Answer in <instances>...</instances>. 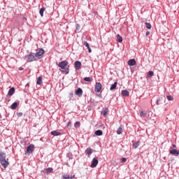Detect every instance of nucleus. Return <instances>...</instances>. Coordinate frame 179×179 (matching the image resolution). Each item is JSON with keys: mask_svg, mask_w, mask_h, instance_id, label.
Listing matches in <instances>:
<instances>
[{"mask_svg": "<svg viewBox=\"0 0 179 179\" xmlns=\"http://www.w3.org/2000/svg\"><path fill=\"white\" fill-rule=\"evenodd\" d=\"M68 64H69L68 61L64 60L59 62L58 64H57V66H59V68H61V69H62V71L66 73V74L68 75V73H69V66L68 65Z\"/></svg>", "mask_w": 179, "mask_h": 179, "instance_id": "nucleus-1", "label": "nucleus"}, {"mask_svg": "<svg viewBox=\"0 0 179 179\" xmlns=\"http://www.w3.org/2000/svg\"><path fill=\"white\" fill-rule=\"evenodd\" d=\"M0 162L1 166L4 168L6 169L8 166H9V162L6 160V154L4 152H0Z\"/></svg>", "mask_w": 179, "mask_h": 179, "instance_id": "nucleus-2", "label": "nucleus"}, {"mask_svg": "<svg viewBox=\"0 0 179 179\" xmlns=\"http://www.w3.org/2000/svg\"><path fill=\"white\" fill-rule=\"evenodd\" d=\"M25 61H27V62H33L34 61H37L36 55H34L32 52H30L29 55L25 56Z\"/></svg>", "mask_w": 179, "mask_h": 179, "instance_id": "nucleus-3", "label": "nucleus"}, {"mask_svg": "<svg viewBox=\"0 0 179 179\" xmlns=\"http://www.w3.org/2000/svg\"><path fill=\"white\" fill-rule=\"evenodd\" d=\"M45 53V51H44V49L43 48L36 50V52L35 53V57L36 59H41Z\"/></svg>", "mask_w": 179, "mask_h": 179, "instance_id": "nucleus-4", "label": "nucleus"}, {"mask_svg": "<svg viewBox=\"0 0 179 179\" xmlns=\"http://www.w3.org/2000/svg\"><path fill=\"white\" fill-rule=\"evenodd\" d=\"M34 152V145L31 144L27 148V151L25 152V155H30Z\"/></svg>", "mask_w": 179, "mask_h": 179, "instance_id": "nucleus-5", "label": "nucleus"}, {"mask_svg": "<svg viewBox=\"0 0 179 179\" xmlns=\"http://www.w3.org/2000/svg\"><path fill=\"white\" fill-rule=\"evenodd\" d=\"M102 87H103V85H101V83H96L95 85L96 93H100V91L101 90Z\"/></svg>", "mask_w": 179, "mask_h": 179, "instance_id": "nucleus-6", "label": "nucleus"}, {"mask_svg": "<svg viewBox=\"0 0 179 179\" xmlns=\"http://www.w3.org/2000/svg\"><path fill=\"white\" fill-rule=\"evenodd\" d=\"M97 164H99V159H96V158H94L92 159V164L90 165V167L92 169H94V167H96L97 166Z\"/></svg>", "mask_w": 179, "mask_h": 179, "instance_id": "nucleus-7", "label": "nucleus"}, {"mask_svg": "<svg viewBox=\"0 0 179 179\" xmlns=\"http://www.w3.org/2000/svg\"><path fill=\"white\" fill-rule=\"evenodd\" d=\"M74 66H75L76 71H79V69H80V68H82V63L79 61H76Z\"/></svg>", "mask_w": 179, "mask_h": 179, "instance_id": "nucleus-8", "label": "nucleus"}, {"mask_svg": "<svg viewBox=\"0 0 179 179\" xmlns=\"http://www.w3.org/2000/svg\"><path fill=\"white\" fill-rule=\"evenodd\" d=\"M128 65L129 66H135V65H136V61L135 60V59H131L128 61Z\"/></svg>", "mask_w": 179, "mask_h": 179, "instance_id": "nucleus-9", "label": "nucleus"}, {"mask_svg": "<svg viewBox=\"0 0 179 179\" xmlns=\"http://www.w3.org/2000/svg\"><path fill=\"white\" fill-rule=\"evenodd\" d=\"M76 96H78V97H81L82 94H83V90H82V88H78V89L76 91Z\"/></svg>", "mask_w": 179, "mask_h": 179, "instance_id": "nucleus-10", "label": "nucleus"}, {"mask_svg": "<svg viewBox=\"0 0 179 179\" xmlns=\"http://www.w3.org/2000/svg\"><path fill=\"white\" fill-rule=\"evenodd\" d=\"M85 153H87L88 157H90V155L93 153V149H92L90 147L87 148L85 150Z\"/></svg>", "mask_w": 179, "mask_h": 179, "instance_id": "nucleus-11", "label": "nucleus"}, {"mask_svg": "<svg viewBox=\"0 0 179 179\" xmlns=\"http://www.w3.org/2000/svg\"><path fill=\"white\" fill-rule=\"evenodd\" d=\"M140 145H141V141H138L137 142H135L133 143L132 148L133 149H138Z\"/></svg>", "mask_w": 179, "mask_h": 179, "instance_id": "nucleus-12", "label": "nucleus"}, {"mask_svg": "<svg viewBox=\"0 0 179 179\" xmlns=\"http://www.w3.org/2000/svg\"><path fill=\"white\" fill-rule=\"evenodd\" d=\"M170 154L173 155V156H178L179 151L176 149H173V150H170Z\"/></svg>", "mask_w": 179, "mask_h": 179, "instance_id": "nucleus-13", "label": "nucleus"}, {"mask_svg": "<svg viewBox=\"0 0 179 179\" xmlns=\"http://www.w3.org/2000/svg\"><path fill=\"white\" fill-rule=\"evenodd\" d=\"M13 94H15V87L10 88L8 92V96H13Z\"/></svg>", "mask_w": 179, "mask_h": 179, "instance_id": "nucleus-14", "label": "nucleus"}, {"mask_svg": "<svg viewBox=\"0 0 179 179\" xmlns=\"http://www.w3.org/2000/svg\"><path fill=\"white\" fill-rule=\"evenodd\" d=\"M122 96L128 97V96H129V92H128V90H123L122 91Z\"/></svg>", "mask_w": 179, "mask_h": 179, "instance_id": "nucleus-15", "label": "nucleus"}, {"mask_svg": "<svg viewBox=\"0 0 179 179\" xmlns=\"http://www.w3.org/2000/svg\"><path fill=\"white\" fill-rule=\"evenodd\" d=\"M17 102H14L11 106H10V108L11 110H16V108H17Z\"/></svg>", "mask_w": 179, "mask_h": 179, "instance_id": "nucleus-16", "label": "nucleus"}, {"mask_svg": "<svg viewBox=\"0 0 179 179\" xmlns=\"http://www.w3.org/2000/svg\"><path fill=\"white\" fill-rule=\"evenodd\" d=\"M50 134L51 135H53V136H59V135H61V132H59L57 131H52Z\"/></svg>", "mask_w": 179, "mask_h": 179, "instance_id": "nucleus-17", "label": "nucleus"}, {"mask_svg": "<svg viewBox=\"0 0 179 179\" xmlns=\"http://www.w3.org/2000/svg\"><path fill=\"white\" fill-rule=\"evenodd\" d=\"M83 45H85V47H87L89 52H92V49L90 48V46L89 45V43L87 42H84L83 43Z\"/></svg>", "mask_w": 179, "mask_h": 179, "instance_id": "nucleus-18", "label": "nucleus"}, {"mask_svg": "<svg viewBox=\"0 0 179 179\" xmlns=\"http://www.w3.org/2000/svg\"><path fill=\"white\" fill-rule=\"evenodd\" d=\"M146 111L140 110V117H141V118H145L146 117Z\"/></svg>", "mask_w": 179, "mask_h": 179, "instance_id": "nucleus-19", "label": "nucleus"}, {"mask_svg": "<svg viewBox=\"0 0 179 179\" xmlns=\"http://www.w3.org/2000/svg\"><path fill=\"white\" fill-rule=\"evenodd\" d=\"M118 83H117V81H115L110 87V90H115V89H116L117 87V85Z\"/></svg>", "mask_w": 179, "mask_h": 179, "instance_id": "nucleus-20", "label": "nucleus"}, {"mask_svg": "<svg viewBox=\"0 0 179 179\" xmlns=\"http://www.w3.org/2000/svg\"><path fill=\"white\" fill-rule=\"evenodd\" d=\"M45 11V8H41L39 10V13L41 16V17H43V16H44V12Z\"/></svg>", "mask_w": 179, "mask_h": 179, "instance_id": "nucleus-21", "label": "nucleus"}, {"mask_svg": "<svg viewBox=\"0 0 179 179\" xmlns=\"http://www.w3.org/2000/svg\"><path fill=\"white\" fill-rule=\"evenodd\" d=\"M116 38H117V43H122V36H120V34H117L116 36Z\"/></svg>", "mask_w": 179, "mask_h": 179, "instance_id": "nucleus-22", "label": "nucleus"}, {"mask_svg": "<svg viewBox=\"0 0 179 179\" xmlns=\"http://www.w3.org/2000/svg\"><path fill=\"white\" fill-rule=\"evenodd\" d=\"M95 135H96V136H101V135H103V131H101V130H96L95 131Z\"/></svg>", "mask_w": 179, "mask_h": 179, "instance_id": "nucleus-23", "label": "nucleus"}, {"mask_svg": "<svg viewBox=\"0 0 179 179\" xmlns=\"http://www.w3.org/2000/svg\"><path fill=\"white\" fill-rule=\"evenodd\" d=\"M108 113V108H105L101 112V114L103 115V117H106V115H107Z\"/></svg>", "mask_w": 179, "mask_h": 179, "instance_id": "nucleus-24", "label": "nucleus"}, {"mask_svg": "<svg viewBox=\"0 0 179 179\" xmlns=\"http://www.w3.org/2000/svg\"><path fill=\"white\" fill-rule=\"evenodd\" d=\"M117 135H121L122 134V126H120L117 130Z\"/></svg>", "mask_w": 179, "mask_h": 179, "instance_id": "nucleus-25", "label": "nucleus"}, {"mask_svg": "<svg viewBox=\"0 0 179 179\" xmlns=\"http://www.w3.org/2000/svg\"><path fill=\"white\" fill-rule=\"evenodd\" d=\"M43 83V79L41 77H38L36 81V85H41Z\"/></svg>", "mask_w": 179, "mask_h": 179, "instance_id": "nucleus-26", "label": "nucleus"}, {"mask_svg": "<svg viewBox=\"0 0 179 179\" xmlns=\"http://www.w3.org/2000/svg\"><path fill=\"white\" fill-rule=\"evenodd\" d=\"M53 170L54 169L52 168H47L45 169V171L48 174L50 173H52Z\"/></svg>", "mask_w": 179, "mask_h": 179, "instance_id": "nucleus-27", "label": "nucleus"}, {"mask_svg": "<svg viewBox=\"0 0 179 179\" xmlns=\"http://www.w3.org/2000/svg\"><path fill=\"white\" fill-rule=\"evenodd\" d=\"M166 99H167V100H169V101H173V100H174V98H173L171 95H168V96H166Z\"/></svg>", "mask_w": 179, "mask_h": 179, "instance_id": "nucleus-28", "label": "nucleus"}, {"mask_svg": "<svg viewBox=\"0 0 179 179\" xmlns=\"http://www.w3.org/2000/svg\"><path fill=\"white\" fill-rule=\"evenodd\" d=\"M145 27H146V29H152V24H150V23L149 22H145Z\"/></svg>", "mask_w": 179, "mask_h": 179, "instance_id": "nucleus-29", "label": "nucleus"}, {"mask_svg": "<svg viewBox=\"0 0 179 179\" xmlns=\"http://www.w3.org/2000/svg\"><path fill=\"white\" fill-rule=\"evenodd\" d=\"M153 73H154L153 71H149L147 75L148 78H152V76H153Z\"/></svg>", "mask_w": 179, "mask_h": 179, "instance_id": "nucleus-30", "label": "nucleus"}, {"mask_svg": "<svg viewBox=\"0 0 179 179\" xmlns=\"http://www.w3.org/2000/svg\"><path fill=\"white\" fill-rule=\"evenodd\" d=\"M85 82H92V78L90 77L84 78Z\"/></svg>", "mask_w": 179, "mask_h": 179, "instance_id": "nucleus-31", "label": "nucleus"}, {"mask_svg": "<svg viewBox=\"0 0 179 179\" xmlns=\"http://www.w3.org/2000/svg\"><path fill=\"white\" fill-rule=\"evenodd\" d=\"M74 127H75V128H79V127H80V122H76L74 124Z\"/></svg>", "mask_w": 179, "mask_h": 179, "instance_id": "nucleus-32", "label": "nucleus"}, {"mask_svg": "<svg viewBox=\"0 0 179 179\" xmlns=\"http://www.w3.org/2000/svg\"><path fill=\"white\" fill-rule=\"evenodd\" d=\"M62 178L63 179H71V177L69 176V175H63Z\"/></svg>", "mask_w": 179, "mask_h": 179, "instance_id": "nucleus-33", "label": "nucleus"}, {"mask_svg": "<svg viewBox=\"0 0 179 179\" xmlns=\"http://www.w3.org/2000/svg\"><path fill=\"white\" fill-rule=\"evenodd\" d=\"M69 97L70 100H71V99H72V97H73V92H71L69 93Z\"/></svg>", "mask_w": 179, "mask_h": 179, "instance_id": "nucleus-34", "label": "nucleus"}, {"mask_svg": "<svg viewBox=\"0 0 179 179\" xmlns=\"http://www.w3.org/2000/svg\"><path fill=\"white\" fill-rule=\"evenodd\" d=\"M76 30H80V25H79V24H77L76 25Z\"/></svg>", "mask_w": 179, "mask_h": 179, "instance_id": "nucleus-35", "label": "nucleus"}, {"mask_svg": "<svg viewBox=\"0 0 179 179\" xmlns=\"http://www.w3.org/2000/svg\"><path fill=\"white\" fill-rule=\"evenodd\" d=\"M17 117H22V115H23V113L19 112L17 113Z\"/></svg>", "mask_w": 179, "mask_h": 179, "instance_id": "nucleus-36", "label": "nucleus"}, {"mask_svg": "<svg viewBox=\"0 0 179 179\" xmlns=\"http://www.w3.org/2000/svg\"><path fill=\"white\" fill-rule=\"evenodd\" d=\"M121 162L122 163H125V162H127V158H122Z\"/></svg>", "mask_w": 179, "mask_h": 179, "instance_id": "nucleus-37", "label": "nucleus"}, {"mask_svg": "<svg viewBox=\"0 0 179 179\" xmlns=\"http://www.w3.org/2000/svg\"><path fill=\"white\" fill-rule=\"evenodd\" d=\"M157 106H159V104H160V99L157 100Z\"/></svg>", "mask_w": 179, "mask_h": 179, "instance_id": "nucleus-38", "label": "nucleus"}, {"mask_svg": "<svg viewBox=\"0 0 179 179\" xmlns=\"http://www.w3.org/2000/svg\"><path fill=\"white\" fill-rule=\"evenodd\" d=\"M145 34H146V36H149V34H150V32L149 31H147Z\"/></svg>", "mask_w": 179, "mask_h": 179, "instance_id": "nucleus-39", "label": "nucleus"}, {"mask_svg": "<svg viewBox=\"0 0 179 179\" xmlns=\"http://www.w3.org/2000/svg\"><path fill=\"white\" fill-rule=\"evenodd\" d=\"M24 69L23 68V67H20L19 69H18V70H20V71H23Z\"/></svg>", "mask_w": 179, "mask_h": 179, "instance_id": "nucleus-40", "label": "nucleus"}, {"mask_svg": "<svg viewBox=\"0 0 179 179\" xmlns=\"http://www.w3.org/2000/svg\"><path fill=\"white\" fill-rule=\"evenodd\" d=\"M73 178H75V175H73V176L70 177V179H73Z\"/></svg>", "mask_w": 179, "mask_h": 179, "instance_id": "nucleus-41", "label": "nucleus"}, {"mask_svg": "<svg viewBox=\"0 0 179 179\" xmlns=\"http://www.w3.org/2000/svg\"><path fill=\"white\" fill-rule=\"evenodd\" d=\"M67 127H71V122L68 123Z\"/></svg>", "mask_w": 179, "mask_h": 179, "instance_id": "nucleus-42", "label": "nucleus"}, {"mask_svg": "<svg viewBox=\"0 0 179 179\" xmlns=\"http://www.w3.org/2000/svg\"><path fill=\"white\" fill-rule=\"evenodd\" d=\"M173 148H176V145H173Z\"/></svg>", "mask_w": 179, "mask_h": 179, "instance_id": "nucleus-43", "label": "nucleus"}]
</instances>
